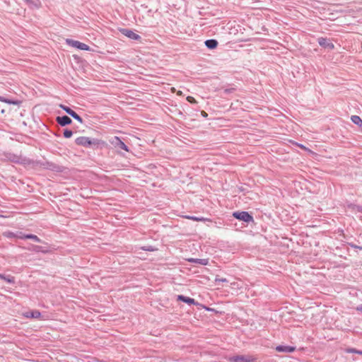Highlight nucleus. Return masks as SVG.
I'll return each instance as SVG.
<instances>
[{
	"instance_id": "f257e3e1",
	"label": "nucleus",
	"mask_w": 362,
	"mask_h": 362,
	"mask_svg": "<svg viewBox=\"0 0 362 362\" xmlns=\"http://www.w3.org/2000/svg\"><path fill=\"white\" fill-rule=\"evenodd\" d=\"M233 216L245 223H250L254 221L252 216L247 211H235L233 214Z\"/></svg>"
},
{
	"instance_id": "f03ea898",
	"label": "nucleus",
	"mask_w": 362,
	"mask_h": 362,
	"mask_svg": "<svg viewBox=\"0 0 362 362\" xmlns=\"http://www.w3.org/2000/svg\"><path fill=\"white\" fill-rule=\"evenodd\" d=\"M109 141L115 148L129 151L128 146L118 136L112 137Z\"/></svg>"
},
{
	"instance_id": "7ed1b4c3",
	"label": "nucleus",
	"mask_w": 362,
	"mask_h": 362,
	"mask_svg": "<svg viewBox=\"0 0 362 362\" xmlns=\"http://www.w3.org/2000/svg\"><path fill=\"white\" fill-rule=\"evenodd\" d=\"M66 42L68 45L75 47V48H77L81 50H86V51L90 50V48L88 45L81 42L79 41L74 40L71 39H66Z\"/></svg>"
},
{
	"instance_id": "20e7f679",
	"label": "nucleus",
	"mask_w": 362,
	"mask_h": 362,
	"mask_svg": "<svg viewBox=\"0 0 362 362\" xmlns=\"http://www.w3.org/2000/svg\"><path fill=\"white\" fill-rule=\"evenodd\" d=\"M228 361L230 362H253L255 358L252 356H233L228 357Z\"/></svg>"
},
{
	"instance_id": "39448f33",
	"label": "nucleus",
	"mask_w": 362,
	"mask_h": 362,
	"mask_svg": "<svg viewBox=\"0 0 362 362\" xmlns=\"http://www.w3.org/2000/svg\"><path fill=\"white\" fill-rule=\"evenodd\" d=\"M59 107L63 110H64L68 115H69L73 118H74L75 119L78 121L80 123H83V119L76 112H74L73 110H71L70 107H69L68 106L64 105H60Z\"/></svg>"
},
{
	"instance_id": "423d86ee",
	"label": "nucleus",
	"mask_w": 362,
	"mask_h": 362,
	"mask_svg": "<svg viewBox=\"0 0 362 362\" xmlns=\"http://www.w3.org/2000/svg\"><path fill=\"white\" fill-rule=\"evenodd\" d=\"M319 45L325 48H327L329 49H333L334 47V45L332 42L329 41V40L325 38V37H319L318 40Z\"/></svg>"
},
{
	"instance_id": "0eeeda50",
	"label": "nucleus",
	"mask_w": 362,
	"mask_h": 362,
	"mask_svg": "<svg viewBox=\"0 0 362 362\" xmlns=\"http://www.w3.org/2000/svg\"><path fill=\"white\" fill-rule=\"evenodd\" d=\"M121 33L124 35L127 36V37H129L132 40H139L141 39L140 35H139L138 34L135 33L134 32H133L132 30H129V29H122Z\"/></svg>"
},
{
	"instance_id": "6e6552de",
	"label": "nucleus",
	"mask_w": 362,
	"mask_h": 362,
	"mask_svg": "<svg viewBox=\"0 0 362 362\" xmlns=\"http://www.w3.org/2000/svg\"><path fill=\"white\" fill-rule=\"evenodd\" d=\"M76 144L83 146H88L92 144V141L88 137L80 136L78 137L76 141Z\"/></svg>"
},
{
	"instance_id": "1a4fd4ad",
	"label": "nucleus",
	"mask_w": 362,
	"mask_h": 362,
	"mask_svg": "<svg viewBox=\"0 0 362 362\" xmlns=\"http://www.w3.org/2000/svg\"><path fill=\"white\" fill-rule=\"evenodd\" d=\"M296 350V347L286 345H279L276 347L278 352L292 353Z\"/></svg>"
},
{
	"instance_id": "9d476101",
	"label": "nucleus",
	"mask_w": 362,
	"mask_h": 362,
	"mask_svg": "<svg viewBox=\"0 0 362 362\" xmlns=\"http://www.w3.org/2000/svg\"><path fill=\"white\" fill-rule=\"evenodd\" d=\"M57 123L61 126L64 127L71 123V119L66 115L62 117H57L56 119Z\"/></svg>"
},
{
	"instance_id": "9b49d317",
	"label": "nucleus",
	"mask_w": 362,
	"mask_h": 362,
	"mask_svg": "<svg viewBox=\"0 0 362 362\" xmlns=\"http://www.w3.org/2000/svg\"><path fill=\"white\" fill-rule=\"evenodd\" d=\"M23 316L26 318H40L41 317V313L40 311L35 310H31V311H27L23 313Z\"/></svg>"
},
{
	"instance_id": "f8f14e48",
	"label": "nucleus",
	"mask_w": 362,
	"mask_h": 362,
	"mask_svg": "<svg viewBox=\"0 0 362 362\" xmlns=\"http://www.w3.org/2000/svg\"><path fill=\"white\" fill-rule=\"evenodd\" d=\"M177 300L186 303L189 305H197V303L195 301L194 298L187 297L182 295L177 296Z\"/></svg>"
},
{
	"instance_id": "ddd939ff",
	"label": "nucleus",
	"mask_w": 362,
	"mask_h": 362,
	"mask_svg": "<svg viewBox=\"0 0 362 362\" xmlns=\"http://www.w3.org/2000/svg\"><path fill=\"white\" fill-rule=\"evenodd\" d=\"M206 47L209 49H215L218 46L217 40L214 39L207 40L204 42Z\"/></svg>"
},
{
	"instance_id": "4468645a",
	"label": "nucleus",
	"mask_w": 362,
	"mask_h": 362,
	"mask_svg": "<svg viewBox=\"0 0 362 362\" xmlns=\"http://www.w3.org/2000/svg\"><path fill=\"white\" fill-rule=\"evenodd\" d=\"M351 120L354 124H356L359 128H361V130L362 131V119L359 116L353 115L351 117Z\"/></svg>"
},
{
	"instance_id": "2eb2a0df",
	"label": "nucleus",
	"mask_w": 362,
	"mask_h": 362,
	"mask_svg": "<svg viewBox=\"0 0 362 362\" xmlns=\"http://www.w3.org/2000/svg\"><path fill=\"white\" fill-rule=\"evenodd\" d=\"M185 218L187 219H189V220L195 221H202V222L211 221L210 219L204 218L202 216L199 217V216H186Z\"/></svg>"
},
{
	"instance_id": "dca6fc26",
	"label": "nucleus",
	"mask_w": 362,
	"mask_h": 362,
	"mask_svg": "<svg viewBox=\"0 0 362 362\" xmlns=\"http://www.w3.org/2000/svg\"><path fill=\"white\" fill-rule=\"evenodd\" d=\"M25 2L33 8H39L41 6V2L40 0H25Z\"/></svg>"
},
{
	"instance_id": "f3484780",
	"label": "nucleus",
	"mask_w": 362,
	"mask_h": 362,
	"mask_svg": "<svg viewBox=\"0 0 362 362\" xmlns=\"http://www.w3.org/2000/svg\"><path fill=\"white\" fill-rule=\"evenodd\" d=\"M0 279L4 280L5 281L9 284H13L15 282V279L13 276L10 275H5L3 274H0Z\"/></svg>"
},
{
	"instance_id": "a211bd4d",
	"label": "nucleus",
	"mask_w": 362,
	"mask_h": 362,
	"mask_svg": "<svg viewBox=\"0 0 362 362\" xmlns=\"http://www.w3.org/2000/svg\"><path fill=\"white\" fill-rule=\"evenodd\" d=\"M30 250L36 252L46 253L48 252L47 250L44 249L42 246L40 245H33Z\"/></svg>"
},
{
	"instance_id": "6ab92c4d",
	"label": "nucleus",
	"mask_w": 362,
	"mask_h": 362,
	"mask_svg": "<svg viewBox=\"0 0 362 362\" xmlns=\"http://www.w3.org/2000/svg\"><path fill=\"white\" fill-rule=\"evenodd\" d=\"M189 262H194V263H199L201 264L206 265V264H207L208 261H207V259H205L191 258V259H189Z\"/></svg>"
},
{
	"instance_id": "aec40b11",
	"label": "nucleus",
	"mask_w": 362,
	"mask_h": 362,
	"mask_svg": "<svg viewBox=\"0 0 362 362\" xmlns=\"http://www.w3.org/2000/svg\"><path fill=\"white\" fill-rule=\"evenodd\" d=\"M25 238L27 239H31L37 243L42 242V240L37 235H33V234H27L25 235Z\"/></svg>"
},
{
	"instance_id": "412c9836",
	"label": "nucleus",
	"mask_w": 362,
	"mask_h": 362,
	"mask_svg": "<svg viewBox=\"0 0 362 362\" xmlns=\"http://www.w3.org/2000/svg\"><path fill=\"white\" fill-rule=\"evenodd\" d=\"M73 135V132L69 129H65L64 132V136L65 138H70Z\"/></svg>"
},
{
	"instance_id": "4be33fe9",
	"label": "nucleus",
	"mask_w": 362,
	"mask_h": 362,
	"mask_svg": "<svg viewBox=\"0 0 362 362\" xmlns=\"http://www.w3.org/2000/svg\"><path fill=\"white\" fill-rule=\"evenodd\" d=\"M4 103H8V104H13V105H18L19 104V101H18V100H12L7 99V98Z\"/></svg>"
},
{
	"instance_id": "5701e85b",
	"label": "nucleus",
	"mask_w": 362,
	"mask_h": 362,
	"mask_svg": "<svg viewBox=\"0 0 362 362\" xmlns=\"http://www.w3.org/2000/svg\"><path fill=\"white\" fill-rule=\"evenodd\" d=\"M142 250H144L145 251H154V250H156V248L153 247V246H145V247H142Z\"/></svg>"
},
{
	"instance_id": "b1692460",
	"label": "nucleus",
	"mask_w": 362,
	"mask_h": 362,
	"mask_svg": "<svg viewBox=\"0 0 362 362\" xmlns=\"http://www.w3.org/2000/svg\"><path fill=\"white\" fill-rule=\"evenodd\" d=\"M26 234H23V233H18V234L15 235L14 236L18 238H20V239H26L25 238V235Z\"/></svg>"
},
{
	"instance_id": "393cba45",
	"label": "nucleus",
	"mask_w": 362,
	"mask_h": 362,
	"mask_svg": "<svg viewBox=\"0 0 362 362\" xmlns=\"http://www.w3.org/2000/svg\"><path fill=\"white\" fill-rule=\"evenodd\" d=\"M215 281L218 282H228V280L225 278H216Z\"/></svg>"
},
{
	"instance_id": "a878e982",
	"label": "nucleus",
	"mask_w": 362,
	"mask_h": 362,
	"mask_svg": "<svg viewBox=\"0 0 362 362\" xmlns=\"http://www.w3.org/2000/svg\"><path fill=\"white\" fill-rule=\"evenodd\" d=\"M187 100L188 102H189L190 103H196L195 99L193 97H192V96H188L187 98Z\"/></svg>"
},
{
	"instance_id": "bb28decb",
	"label": "nucleus",
	"mask_w": 362,
	"mask_h": 362,
	"mask_svg": "<svg viewBox=\"0 0 362 362\" xmlns=\"http://www.w3.org/2000/svg\"><path fill=\"white\" fill-rule=\"evenodd\" d=\"M353 209L362 213V206H354L353 207Z\"/></svg>"
},
{
	"instance_id": "cd10ccee",
	"label": "nucleus",
	"mask_w": 362,
	"mask_h": 362,
	"mask_svg": "<svg viewBox=\"0 0 362 362\" xmlns=\"http://www.w3.org/2000/svg\"><path fill=\"white\" fill-rule=\"evenodd\" d=\"M358 351V350H356V349H348L346 350V352H347V353H355V354H357V351Z\"/></svg>"
},
{
	"instance_id": "c85d7f7f",
	"label": "nucleus",
	"mask_w": 362,
	"mask_h": 362,
	"mask_svg": "<svg viewBox=\"0 0 362 362\" xmlns=\"http://www.w3.org/2000/svg\"><path fill=\"white\" fill-rule=\"evenodd\" d=\"M349 246L351 247L352 248H355V249H357L358 247V245L354 244V243H349Z\"/></svg>"
},
{
	"instance_id": "c756f323",
	"label": "nucleus",
	"mask_w": 362,
	"mask_h": 362,
	"mask_svg": "<svg viewBox=\"0 0 362 362\" xmlns=\"http://www.w3.org/2000/svg\"><path fill=\"white\" fill-rule=\"evenodd\" d=\"M356 310L362 313V305H359L358 306L356 307Z\"/></svg>"
},
{
	"instance_id": "7c9ffc66",
	"label": "nucleus",
	"mask_w": 362,
	"mask_h": 362,
	"mask_svg": "<svg viewBox=\"0 0 362 362\" xmlns=\"http://www.w3.org/2000/svg\"><path fill=\"white\" fill-rule=\"evenodd\" d=\"M6 98H5L4 97L0 96V101L1 102H4V103L6 101Z\"/></svg>"
},
{
	"instance_id": "2f4dec72",
	"label": "nucleus",
	"mask_w": 362,
	"mask_h": 362,
	"mask_svg": "<svg viewBox=\"0 0 362 362\" xmlns=\"http://www.w3.org/2000/svg\"><path fill=\"white\" fill-rule=\"evenodd\" d=\"M52 169L54 170H59V167L54 165Z\"/></svg>"
},
{
	"instance_id": "473e14b6",
	"label": "nucleus",
	"mask_w": 362,
	"mask_h": 362,
	"mask_svg": "<svg viewBox=\"0 0 362 362\" xmlns=\"http://www.w3.org/2000/svg\"><path fill=\"white\" fill-rule=\"evenodd\" d=\"M357 354H360V355H362V351H359V350H358V351H357Z\"/></svg>"
},
{
	"instance_id": "72a5a7b5",
	"label": "nucleus",
	"mask_w": 362,
	"mask_h": 362,
	"mask_svg": "<svg viewBox=\"0 0 362 362\" xmlns=\"http://www.w3.org/2000/svg\"><path fill=\"white\" fill-rule=\"evenodd\" d=\"M357 249H358V250H362V246H358V245Z\"/></svg>"
}]
</instances>
